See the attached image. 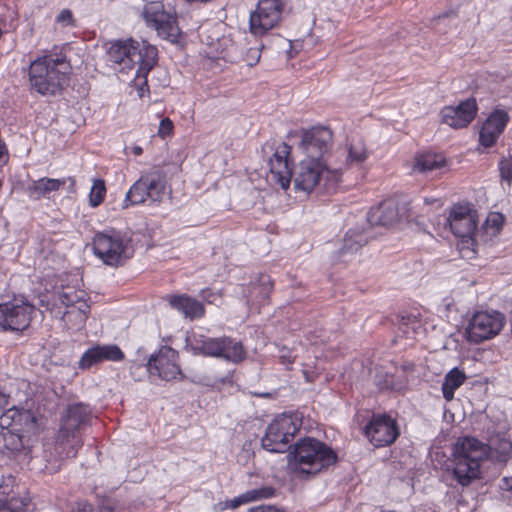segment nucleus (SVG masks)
I'll return each mask as SVG.
<instances>
[{
	"instance_id": "37998d69",
	"label": "nucleus",
	"mask_w": 512,
	"mask_h": 512,
	"mask_svg": "<svg viewBox=\"0 0 512 512\" xmlns=\"http://www.w3.org/2000/svg\"><path fill=\"white\" fill-rule=\"evenodd\" d=\"M71 512H95L93 506L87 502H77Z\"/></svg>"
},
{
	"instance_id": "f03ea898",
	"label": "nucleus",
	"mask_w": 512,
	"mask_h": 512,
	"mask_svg": "<svg viewBox=\"0 0 512 512\" xmlns=\"http://www.w3.org/2000/svg\"><path fill=\"white\" fill-rule=\"evenodd\" d=\"M70 73L71 65L64 55H44L30 64V86L42 96H55L68 86Z\"/></svg>"
},
{
	"instance_id": "de8ad7c7",
	"label": "nucleus",
	"mask_w": 512,
	"mask_h": 512,
	"mask_svg": "<svg viewBox=\"0 0 512 512\" xmlns=\"http://www.w3.org/2000/svg\"><path fill=\"white\" fill-rule=\"evenodd\" d=\"M131 150H132V153H133L135 156H139V155H141V154H142V152H143L142 147L137 146V145H136V146H133V147L131 148Z\"/></svg>"
},
{
	"instance_id": "4468645a",
	"label": "nucleus",
	"mask_w": 512,
	"mask_h": 512,
	"mask_svg": "<svg viewBox=\"0 0 512 512\" xmlns=\"http://www.w3.org/2000/svg\"><path fill=\"white\" fill-rule=\"evenodd\" d=\"M35 308L26 302L0 304V327L4 330L23 331L32 319Z\"/></svg>"
},
{
	"instance_id": "72a5a7b5",
	"label": "nucleus",
	"mask_w": 512,
	"mask_h": 512,
	"mask_svg": "<svg viewBox=\"0 0 512 512\" xmlns=\"http://www.w3.org/2000/svg\"><path fill=\"white\" fill-rule=\"evenodd\" d=\"M275 494V489L271 486H263L260 488H255L248 490L238 496H236L240 505L248 504L250 502L268 499L273 497Z\"/></svg>"
},
{
	"instance_id": "a878e982",
	"label": "nucleus",
	"mask_w": 512,
	"mask_h": 512,
	"mask_svg": "<svg viewBox=\"0 0 512 512\" xmlns=\"http://www.w3.org/2000/svg\"><path fill=\"white\" fill-rule=\"evenodd\" d=\"M30 499L0 486V512H28Z\"/></svg>"
},
{
	"instance_id": "49530a36",
	"label": "nucleus",
	"mask_w": 512,
	"mask_h": 512,
	"mask_svg": "<svg viewBox=\"0 0 512 512\" xmlns=\"http://www.w3.org/2000/svg\"><path fill=\"white\" fill-rule=\"evenodd\" d=\"M239 506H241V505L239 504L236 497L232 498L231 500H229L225 503V508L235 509V508H238Z\"/></svg>"
},
{
	"instance_id": "58836bf2",
	"label": "nucleus",
	"mask_w": 512,
	"mask_h": 512,
	"mask_svg": "<svg viewBox=\"0 0 512 512\" xmlns=\"http://www.w3.org/2000/svg\"><path fill=\"white\" fill-rule=\"evenodd\" d=\"M260 56H261V48L259 46L250 47L246 51L243 60L245 61V63L248 66L252 67L258 63Z\"/></svg>"
},
{
	"instance_id": "423d86ee",
	"label": "nucleus",
	"mask_w": 512,
	"mask_h": 512,
	"mask_svg": "<svg viewBox=\"0 0 512 512\" xmlns=\"http://www.w3.org/2000/svg\"><path fill=\"white\" fill-rule=\"evenodd\" d=\"M91 411L88 406L78 403L70 405L61 418L59 432L54 445L55 457L59 460L73 458L82 446L79 431L86 424Z\"/></svg>"
},
{
	"instance_id": "39448f33",
	"label": "nucleus",
	"mask_w": 512,
	"mask_h": 512,
	"mask_svg": "<svg viewBox=\"0 0 512 512\" xmlns=\"http://www.w3.org/2000/svg\"><path fill=\"white\" fill-rule=\"evenodd\" d=\"M488 454L485 443L475 437L457 439L452 449L453 475L462 486H468L480 475L482 462Z\"/></svg>"
},
{
	"instance_id": "ea45409f",
	"label": "nucleus",
	"mask_w": 512,
	"mask_h": 512,
	"mask_svg": "<svg viewBox=\"0 0 512 512\" xmlns=\"http://www.w3.org/2000/svg\"><path fill=\"white\" fill-rule=\"evenodd\" d=\"M56 22L62 27H72L75 25L72 11L69 9H63L56 17Z\"/></svg>"
},
{
	"instance_id": "ddd939ff",
	"label": "nucleus",
	"mask_w": 512,
	"mask_h": 512,
	"mask_svg": "<svg viewBox=\"0 0 512 512\" xmlns=\"http://www.w3.org/2000/svg\"><path fill=\"white\" fill-rule=\"evenodd\" d=\"M283 10L282 0H259L250 14V30L254 35H263L280 21Z\"/></svg>"
},
{
	"instance_id": "473e14b6",
	"label": "nucleus",
	"mask_w": 512,
	"mask_h": 512,
	"mask_svg": "<svg viewBox=\"0 0 512 512\" xmlns=\"http://www.w3.org/2000/svg\"><path fill=\"white\" fill-rule=\"evenodd\" d=\"M225 341L223 337L213 338L203 336L201 339L196 340L193 349L206 356L219 358L220 350L223 348Z\"/></svg>"
},
{
	"instance_id": "0eeeda50",
	"label": "nucleus",
	"mask_w": 512,
	"mask_h": 512,
	"mask_svg": "<svg viewBox=\"0 0 512 512\" xmlns=\"http://www.w3.org/2000/svg\"><path fill=\"white\" fill-rule=\"evenodd\" d=\"M92 247L94 254L109 266L122 265L133 255L131 239L117 230L96 233Z\"/></svg>"
},
{
	"instance_id": "f257e3e1",
	"label": "nucleus",
	"mask_w": 512,
	"mask_h": 512,
	"mask_svg": "<svg viewBox=\"0 0 512 512\" xmlns=\"http://www.w3.org/2000/svg\"><path fill=\"white\" fill-rule=\"evenodd\" d=\"M290 154L291 147L285 142H280L268 158L270 180L284 190L293 181L295 190L308 194L323 180L336 181L339 177L338 170H330L326 161L316 159L304 158L292 170Z\"/></svg>"
},
{
	"instance_id": "393cba45",
	"label": "nucleus",
	"mask_w": 512,
	"mask_h": 512,
	"mask_svg": "<svg viewBox=\"0 0 512 512\" xmlns=\"http://www.w3.org/2000/svg\"><path fill=\"white\" fill-rule=\"evenodd\" d=\"M169 303L172 308L181 312L185 317L194 319L204 315V306L198 300L187 295L171 296Z\"/></svg>"
},
{
	"instance_id": "cd10ccee",
	"label": "nucleus",
	"mask_w": 512,
	"mask_h": 512,
	"mask_svg": "<svg viewBox=\"0 0 512 512\" xmlns=\"http://www.w3.org/2000/svg\"><path fill=\"white\" fill-rule=\"evenodd\" d=\"M446 168V159L437 153H424L415 158L413 172L431 173L442 171Z\"/></svg>"
},
{
	"instance_id": "1a4fd4ad",
	"label": "nucleus",
	"mask_w": 512,
	"mask_h": 512,
	"mask_svg": "<svg viewBox=\"0 0 512 512\" xmlns=\"http://www.w3.org/2000/svg\"><path fill=\"white\" fill-rule=\"evenodd\" d=\"M298 429L297 417L288 414L276 417L267 427L266 434L262 438L263 448L269 452H285Z\"/></svg>"
},
{
	"instance_id": "5701e85b",
	"label": "nucleus",
	"mask_w": 512,
	"mask_h": 512,
	"mask_svg": "<svg viewBox=\"0 0 512 512\" xmlns=\"http://www.w3.org/2000/svg\"><path fill=\"white\" fill-rule=\"evenodd\" d=\"M399 219V212L393 200H385L379 206L372 208L367 220L371 225L390 226Z\"/></svg>"
},
{
	"instance_id": "c9c22d12",
	"label": "nucleus",
	"mask_w": 512,
	"mask_h": 512,
	"mask_svg": "<svg viewBox=\"0 0 512 512\" xmlns=\"http://www.w3.org/2000/svg\"><path fill=\"white\" fill-rule=\"evenodd\" d=\"M59 300L67 308L66 310L76 308L80 305V301H87L84 291H76L73 288H67L60 292Z\"/></svg>"
},
{
	"instance_id": "a18cd8bd",
	"label": "nucleus",
	"mask_w": 512,
	"mask_h": 512,
	"mask_svg": "<svg viewBox=\"0 0 512 512\" xmlns=\"http://www.w3.org/2000/svg\"><path fill=\"white\" fill-rule=\"evenodd\" d=\"M500 488L512 492V477H504L499 484Z\"/></svg>"
},
{
	"instance_id": "6e6552de",
	"label": "nucleus",
	"mask_w": 512,
	"mask_h": 512,
	"mask_svg": "<svg viewBox=\"0 0 512 512\" xmlns=\"http://www.w3.org/2000/svg\"><path fill=\"white\" fill-rule=\"evenodd\" d=\"M166 183V175L161 169L154 167L144 172L127 191L123 208L146 201H162L166 194Z\"/></svg>"
},
{
	"instance_id": "f704fd0d",
	"label": "nucleus",
	"mask_w": 512,
	"mask_h": 512,
	"mask_svg": "<svg viewBox=\"0 0 512 512\" xmlns=\"http://www.w3.org/2000/svg\"><path fill=\"white\" fill-rule=\"evenodd\" d=\"M272 290V282L270 276L260 275L255 283L252 284L250 291V298L252 300L261 299L266 300Z\"/></svg>"
},
{
	"instance_id": "7c9ffc66",
	"label": "nucleus",
	"mask_w": 512,
	"mask_h": 512,
	"mask_svg": "<svg viewBox=\"0 0 512 512\" xmlns=\"http://www.w3.org/2000/svg\"><path fill=\"white\" fill-rule=\"evenodd\" d=\"M223 339L226 341L223 348L220 350L219 358L234 364L243 361L246 356V351L244 350L242 343L227 336H223Z\"/></svg>"
},
{
	"instance_id": "c756f323",
	"label": "nucleus",
	"mask_w": 512,
	"mask_h": 512,
	"mask_svg": "<svg viewBox=\"0 0 512 512\" xmlns=\"http://www.w3.org/2000/svg\"><path fill=\"white\" fill-rule=\"evenodd\" d=\"M89 312L90 305L87 301H80L79 306L76 308H70L64 312L63 320L69 328L79 330L84 327Z\"/></svg>"
},
{
	"instance_id": "bb28decb",
	"label": "nucleus",
	"mask_w": 512,
	"mask_h": 512,
	"mask_svg": "<svg viewBox=\"0 0 512 512\" xmlns=\"http://www.w3.org/2000/svg\"><path fill=\"white\" fill-rule=\"evenodd\" d=\"M65 183V179L43 177L32 181L27 191L33 199L49 198L52 192L58 191Z\"/></svg>"
},
{
	"instance_id": "09e8293b",
	"label": "nucleus",
	"mask_w": 512,
	"mask_h": 512,
	"mask_svg": "<svg viewBox=\"0 0 512 512\" xmlns=\"http://www.w3.org/2000/svg\"><path fill=\"white\" fill-rule=\"evenodd\" d=\"M279 143L275 144L274 146H266L264 147V150H267V148H270L271 152L273 153L274 152V148L278 145Z\"/></svg>"
},
{
	"instance_id": "2f4dec72",
	"label": "nucleus",
	"mask_w": 512,
	"mask_h": 512,
	"mask_svg": "<svg viewBox=\"0 0 512 512\" xmlns=\"http://www.w3.org/2000/svg\"><path fill=\"white\" fill-rule=\"evenodd\" d=\"M465 374L457 368L449 371L442 384V393L446 401L454 398L455 390H457L465 381Z\"/></svg>"
},
{
	"instance_id": "79ce46f5",
	"label": "nucleus",
	"mask_w": 512,
	"mask_h": 512,
	"mask_svg": "<svg viewBox=\"0 0 512 512\" xmlns=\"http://www.w3.org/2000/svg\"><path fill=\"white\" fill-rule=\"evenodd\" d=\"M248 512H285L275 506L272 505H260L256 507H252L248 510Z\"/></svg>"
},
{
	"instance_id": "a211bd4d",
	"label": "nucleus",
	"mask_w": 512,
	"mask_h": 512,
	"mask_svg": "<svg viewBox=\"0 0 512 512\" xmlns=\"http://www.w3.org/2000/svg\"><path fill=\"white\" fill-rule=\"evenodd\" d=\"M0 428L17 429L27 433H36L38 429L35 415L29 409L19 408L16 405L1 413Z\"/></svg>"
},
{
	"instance_id": "4c0bfd02",
	"label": "nucleus",
	"mask_w": 512,
	"mask_h": 512,
	"mask_svg": "<svg viewBox=\"0 0 512 512\" xmlns=\"http://www.w3.org/2000/svg\"><path fill=\"white\" fill-rule=\"evenodd\" d=\"M499 171L502 180L510 184L512 182V149L509 151L508 157L499 162Z\"/></svg>"
},
{
	"instance_id": "c85d7f7f",
	"label": "nucleus",
	"mask_w": 512,
	"mask_h": 512,
	"mask_svg": "<svg viewBox=\"0 0 512 512\" xmlns=\"http://www.w3.org/2000/svg\"><path fill=\"white\" fill-rule=\"evenodd\" d=\"M344 152L346 153V163L348 165H360L368 157L365 143L359 137H352L348 141Z\"/></svg>"
},
{
	"instance_id": "6ab92c4d",
	"label": "nucleus",
	"mask_w": 512,
	"mask_h": 512,
	"mask_svg": "<svg viewBox=\"0 0 512 512\" xmlns=\"http://www.w3.org/2000/svg\"><path fill=\"white\" fill-rule=\"evenodd\" d=\"M477 104L473 98L461 101L455 106H445L441 110L442 122L458 129L466 127L476 116Z\"/></svg>"
},
{
	"instance_id": "4be33fe9",
	"label": "nucleus",
	"mask_w": 512,
	"mask_h": 512,
	"mask_svg": "<svg viewBox=\"0 0 512 512\" xmlns=\"http://www.w3.org/2000/svg\"><path fill=\"white\" fill-rule=\"evenodd\" d=\"M123 356V352L116 345H98L88 349L82 355L79 366L82 369H87L100 361H118L121 360Z\"/></svg>"
},
{
	"instance_id": "f3484780",
	"label": "nucleus",
	"mask_w": 512,
	"mask_h": 512,
	"mask_svg": "<svg viewBox=\"0 0 512 512\" xmlns=\"http://www.w3.org/2000/svg\"><path fill=\"white\" fill-rule=\"evenodd\" d=\"M450 229L457 237H471L477 228V214L469 204L454 205L447 218Z\"/></svg>"
},
{
	"instance_id": "a19ab883",
	"label": "nucleus",
	"mask_w": 512,
	"mask_h": 512,
	"mask_svg": "<svg viewBox=\"0 0 512 512\" xmlns=\"http://www.w3.org/2000/svg\"><path fill=\"white\" fill-rule=\"evenodd\" d=\"M173 131V123L169 118H164L160 121L158 128V135L161 138H165L172 134Z\"/></svg>"
},
{
	"instance_id": "9d476101",
	"label": "nucleus",
	"mask_w": 512,
	"mask_h": 512,
	"mask_svg": "<svg viewBox=\"0 0 512 512\" xmlns=\"http://www.w3.org/2000/svg\"><path fill=\"white\" fill-rule=\"evenodd\" d=\"M505 317L498 311H477L467 323L465 338L470 343L492 339L502 330Z\"/></svg>"
},
{
	"instance_id": "20e7f679",
	"label": "nucleus",
	"mask_w": 512,
	"mask_h": 512,
	"mask_svg": "<svg viewBox=\"0 0 512 512\" xmlns=\"http://www.w3.org/2000/svg\"><path fill=\"white\" fill-rule=\"evenodd\" d=\"M337 459L336 452L327 444L315 438H304L295 444L290 464L300 478H305L328 469Z\"/></svg>"
},
{
	"instance_id": "e433bc0d",
	"label": "nucleus",
	"mask_w": 512,
	"mask_h": 512,
	"mask_svg": "<svg viewBox=\"0 0 512 512\" xmlns=\"http://www.w3.org/2000/svg\"><path fill=\"white\" fill-rule=\"evenodd\" d=\"M106 187L105 182L102 179H96L93 181L90 193H89V203L92 207L99 206L105 197Z\"/></svg>"
},
{
	"instance_id": "f8f14e48",
	"label": "nucleus",
	"mask_w": 512,
	"mask_h": 512,
	"mask_svg": "<svg viewBox=\"0 0 512 512\" xmlns=\"http://www.w3.org/2000/svg\"><path fill=\"white\" fill-rule=\"evenodd\" d=\"M142 16L149 27L157 34L170 42H177L180 34L175 17L164 10L160 2H151L144 6Z\"/></svg>"
},
{
	"instance_id": "c03bdc74",
	"label": "nucleus",
	"mask_w": 512,
	"mask_h": 512,
	"mask_svg": "<svg viewBox=\"0 0 512 512\" xmlns=\"http://www.w3.org/2000/svg\"><path fill=\"white\" fill-rule=\"evenodd\" d=\"M503 223V217L499 213H492L487 218V224L499 228Z\"/></svg>"
},
{
	"instance_id": "dca6fc26",
	"label": "nucleus",
	"mask_w": 512,
	"mask_h": 512,
	"mask_svg": "<svg viewBox=\"0 0 512 512\" xmlns=\"http://www.w3.org/2000/svg\"><path fill=\"white\" fill-rule=\"evenodd\" d=\"M365 434L375 447H383L396 440L399 430L393 418L388 415H377L365 427Z\"/></svg>"
},
{
	"instance_id": "aec40b11",
	"label": "nucleus",
	"mask_w": 512,
	"mask_h": 512,
	"mask_svg": "<svg viewBox=\"0 0 512 512\" xmlns=\"http://www.w3.org/2000/svg\"><path fill=\"white\" fill-rule=\"evenodd\" d=\"M485 445L488 450L486 459L502 465H506L512 460V441L507 432H493Z\"/></svg>"
},
{
	"instance_id": "9b49d317",
	"label": "nucleus",
	"mask_w": 512,
	"mask_h": 512,
	"mask_svg": "<svg viewBox=\"0 0 512 512\" xmlns=\"http://www.w3.org/2000/svg\"><path fill=\"white\" fill-rule=\"evenodd\" d=\"M332 139L333 134L329 128L315 126L301 131V141L298 148L306 159L325 161V157L332 146Z\"/></svg>"
},
{
	"instance_id": "2eb2a0df",
	"label": "nucleus",
	"mask_w": 512,
	"mask_h": 512,
	"mask_svg": "<svg viewBox=\"0 0 512 512\" xmlns=\"http://www.w3.org/2000/svg\"><path fill=\"white\" fill-rule=\"evenodd\" d=\"M148 367L150 373H156L166 381L176 380L182 376L178 364V353L168 346L161 347L157 354L151 355Z\"/></svg>"
},
{
	"instance_id": "b1692460",
	"label": "nucleus",
	"mask_w": 512,
	"mask_h": 512,
	"mask_svg": "<svg viewBox=\"0 0 512 512\" xmlns=\"http://www.w3.org/2000/svg\"><path fill=\"white\" fill-rule=\"evenodd\" d=\"M368 237L363 231L350 229L345 234L343 245L339 250V257L347 262L367 243Z\"/></svg>"
},
{
	"instance_id": "7ed1b4c3",
	"label": "nucleus",
	"mask_w": 512,
	"mask_h": 512,
	"mask_svg": "<svg viewBox=\"0 0 512 512\" xmlns=\"http://www.w3.org/2000/svg\"><path fill=\"white\" fill-rule=\"evenodd\" d=\"M158 51L154 45L144 40H119L110 43L107 49L109 62L130 70L137 66L136 76L145 77L157 62Z\"/></svg>"
},
{
	"instance_id": "412c9836",
	"label": "nucleus",
	"mask_w": 512,
	"mask_h": 512,
	"mask_svg": "<svg viewBox=\"0 0 512 512\" xmlns=\"http://www.w3.org/2000/svg\"><path fill=\"white\" fill-rule=\"evenodd\" d=\"M509 120L508 113L504 110L492 112L482 125L480 130V143L484 147L493 146L498 137L504 131Z\"/></svg>"
}]
</instances>
